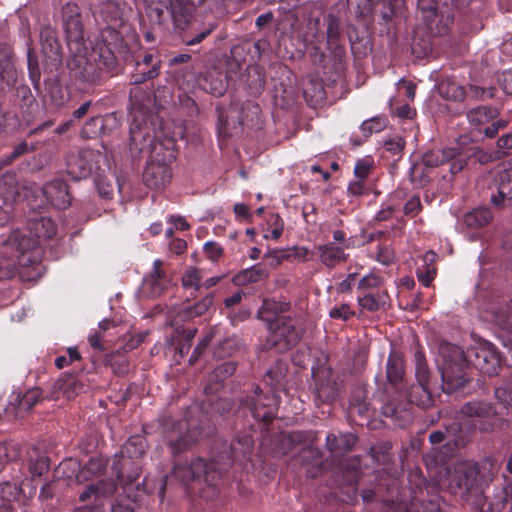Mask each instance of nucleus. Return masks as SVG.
<instances>
[{"mask_svg":"<svg viewBox=\"0 0 512 512\" xmlns=\"http://www.w3.org/2000/svg\"><path fill=\"white\" fill-rule=\"evenodd\" d=\"M99 35L91 40V51L70 52L67 67L70 76L87 85H98L104 75L113 76L119 71L117 54L129 50L134 32L123 18L119 2H99L93 9Z\"/></svg>","mask_w":512,"mask_h":512,"instance_id":"f257e3e1","label":"nucleus"},{"mask_svg":"<svg viewBox=\"0 0 512 512\" xmlns=\"http://www.w3.org/2000/svg\"><path fill=\"white\" fill-rule=\"evenodd\" d=\"M174 431L179 432L176 438L170 435L166 436L170 454L174 458V466L171 474L164 476L162 479L159 488V495L162 500L168 481L173 478L178 479L183 485H188L192 481L203 478L207 484L212 485L216 477H220L222 474V469L219 467L220 461L206 462L201 457H197L190 462L183 459L182 454L195 445L202 436L200 428L196 427L191 421H179L174 425Z\"/></svg>","mask_w":512,"mask_h":512,"instance_id":"f03ea898","label":"nucleus"},{"mask_svg":"<svg viewBox=\"0 0 512 512\" xmlns=\"http://www.w3.org/2000/svg\"><path fill=\"white\" fill-rule=\"evenodd\" d=\"M453 350L456 358L446 360L441 368L442 389L447 394L464 391L469 382L467 362L488 376L497 375L501 368V354L491 342L479 343L477 347L468 351L467 358L458 349L453 347Z\"/></svg>","mask_w":512,"mask_h":512,"instance_id":"7ed1b4c3","label":"nucleus"},{"mask_svg":"<svg viewBox=\"0 0 512 512\" xmlns=\"http://www.w3.org/2000/svg\"><path fill=\"white\" fill-rule=\"evenodd\" d=\"M30 233L28 236L20 229H15L4 242L1 253L5 256L0 259V280L11 278L16 270L17 264L27 265L35 261L29 254H33L39 245V239H51L56 235L57 227L51 218L41 217L34 219L29 224Z\"/></svg>","mask_w":512,"mask_h":512,"instance_id":"20e7f679","label":"nucleus"},{"mask_svg":"<svg viewBox=\"0 0 512 512\" xmlns=\"http://www.w3.org/2000/svg\"><path fill=\"white\" fill-rule=\"evenodd\" d=\"M449 489L469 504L473 512H512V481L506 480L501 491L487 503L478 484V471L461 465L450 476Z\"/></svg>","mask_w":512,"mask_h":512,"instance_id":"39448f33","label":"nucleus"},{"mask_svg":"<svg viewBox=\"0 0 512 512\" xmlns=\"http://www.w3.org/2000/svg\"><path fill=\"white\" fill-rule=\"evenodd\" d=\"M130 101V130L129 152L138 157L151 144V137H159L164 132L162 123L157 115L151 113L153 105L152 93L135 85L129 92Z\"/></svg>","mask_w":512,"mask_h":512,"instance_id":"423d86ee","label":"nucleus"},{"mask_svg":"<svg viewBox=\"0 0 512 512\" xmlns=\"http://www.w3.org/2000/svg\"><path fill=\"white\" fill-rule=\"evenodd\" d=\"M289 309L290 303H280L274 300H265L262 305L263 312L275 314L272 319H267L269 334L266 345L278 353H285L296 347L305 331L299 317L282 315Z\"/></svg>","mask_w":512,"mask_h":512,"instance_id":"0eeeda50","label":"nucleus"},{"mask_svg":"<svg viewBox=\"0 0 512 512\" xmlns=\"http://www.w3.org/2000/svg\"><path fill=\"white\" fill-rule=\"evenodd\" d=\"M150 139L151 144L138 157H134L131 152L130 155L133 159H139L144 153H149L142 181L150 189H163L172 179L171 164L176 159L175 140L164 132L159 133V137Z\"/></svg>","mask_w":512,"mask_h":512,"instance_id":"6e6552de","label":"nucleus"},{"mask_svg":"<svg viewBox=\"0 0 512 512\" xmlns=\"http://www.w3.org/2000/svg\"><path fill=\"white\" fill-rule=\"evenodd\" d=\"M420 11L423 25L426 29V36L419 38V31L416 30L414 45L419 39L421 49L424 53L429 51L432 46L431 38L434 36L442 37L451 30L454 19L453 2H416Z\"/></svg>","mask_w":512,"mask_h":512,"instance_id":"1a4fd4ad","label":"nucleus"},{"mask_svg":"<svg viewBox=\"0 0 512 512\" xmlns=\"http://www.w3.org/2000/svg\"><path fill=\"white\" fill-rule=\"evenodd\" d=\"M170 4L171 20L174 26L183 30V42L188 45L201 43L216 28L217 24L212 20H201L196 16L194 2H168Z\"/></svg>","mask_w":512,"mask_h":512,"instance_id":"9d476101","label":"nucleus"},{"mask_svg":"<svg viewBox=\"0 0 512 512\" xmlns=\"http://www.w3.org/2000/svg\"><path fill=\"white\" fill-rule=\"evenodd\" d=\"M445 439L447 442L441 449L433 448L425 456L435 465H445L456 450L465 447L470 441V430L465 428L463 423L453 421L445 427V431H433L429 435V441L433 445L440 444Z\"/></svg>","mask_w":512,"mask_h":512,"instance_id":"9b49d317","label":"nucleus"},{"mask_svg":"<svg viewBox=\"0 0 512 512\" xmlns=\"http://www.w3.org/2000/svg\"><path fill=\"white\" fill-rule=\"evenodd\" d=\"M507 405L499 402L494 404L485 400H472L464 403L460 414L470 419L471 427L482 433H491L502 428Z\"/></svg>","mask_w":512,"mask_h":512,"instance_id":"f8f14e48","label":"nucleus"},{"mask_svg":"<svg viewBox=\"0 0 512 512\" xmlns=\"http://www.w3.org/2000/svg\"><path fill=\"white\" fill-rule=\"evenodd\" d=\"M279 404L278 394L264 391L259 385L253 384L240 400L238 412L250 414L256 422L267 428L276 417Z\"/></svg>","mask_w":512,"mask_h":512,"instance_id":"ddd939ff","label":"nucleus"},{"mask_svg":"<svg viewBox=\"0 0 512 512\" xmlns=\"http://www.w3.org/2000/svg\"><path fill=\"white\" fill-rule=\"evenodd\" d=\"M500 109L492 105H480L466 112V119L472 131L483 137L494 139L501 130L508 127L509 121L499 118Z\"/></svg>","mask_w":512,"mask_h":512,"instance_id":"4468645a","label":"nucleus"},{"mask_svg":"<svg viewBox=\"0 0 512 512\" xmlns=\"http://www.w3.org/2000/svg\"><path fill=\"white\" fill-rule=\"evenodd\" d=\"M117 490V484L112 479H101L88 484L79 493V501L84 505L75 509V512H105V505Z\"/></svg>","mask_w":512,"mask_h":512,"instance_id":"2eb2a0df","label":"nucleus"},{"mask_svg":"<svg viewBox=\"0 0 512 512\" xmlns=\"http://www.w3.org/2000/svg\"><path fill=\"white\" fill-rule=\"evenodd\" d=\"M106 161L103 153L94 149H81L66 156V172L75 181L86 179L100 169Z\"/></svg>","mask_w":512,"mask_h":512,"instance_id":"dca6fc26","label":"nucleus"},{"mask_svg":"<svg viewBox=\"0 0 512 512\" xmlns=\"http://www.w3.org/2000/svg\"><path fill=\"white\" fill-rule=\"evenodd\" d=\"M472 150V148L463 150L459 147L430 150L422 155L421 160L429 168L450 163L449 171L452 175H456L467 166L468 160L474 155Z\"/></svg>","mask_w":512,"mask_h":512,"instance_id":"f3484780","label":"nucleus"},{"mask_svg":"<svg viewBox=\"0 0 512 512\" xmlns=\"http://www.w3.org/2000/svg\"><path fill=\"white\" fill-rule=\"evenodd\" d=\"M106 467L107 461L102 457H91L83 466L76 459L70 458L59 464L57 473L67 479L74 477L81 484L103 475Z\"/></svg>","mask_w":512,"mask_h":512,"instance_id":"a211bd4d","label":"nucleus"},{"mask_svg":"<svg viewBox=\"0 0 512 512\" xmlns=\"http://www.w3.org/2000/svg\"><path fill=\"white\" fill-rule=\"evenodd\" d=\"M64 29L67 46L70 52H85L86 40L84 38L81 14L76 2H66L63 7Z\"/></svg>","mask_w":512,"mask_h":512,"instance_id":"6ab92c4d","label":"nucleus"},{"mask_svg":"<svg viewBox=\"0 0 512 512\" xmlns=\"http://www.w3.org/2000/svg\"><path fill=\"white\" fill-rule=\"evenodd\" d=\"M40 44L44 70L50 73L57 71L63 64V51L57 32L50 25L41 28Z\"/></svg>","mask_w":512,"mask_h":512,"instance_id":"aec40b11","label":"nucleus"},{"mask_svg":"<svg viewBox=\"0 0 512 512\" xmlns=\"http://www.w3.org/2000/svg\"><path fill=\"white\" fill-rule=\"evenodd\" d=\"M293 462L294 465H299L309 478H317L325 470L322 451L312 446L301 449L294 457Z\"/></svg>","mask_w":512,"mask_h":512,"instance_id":"412c9836","label":"nucleus"},{"mask_svg":"<svg viewBox=\"0 0 512 512\" xmlns=\"http://www.w3.org/2000/svg\"><path fill=\"white\" fill-rule=\"evenodd\" d=\"M254 447V440L251 434H238L230 443L229 450L220 456L224 465L229 466L232 462H243L249 460Z\"/></svg>","mask_w":512,"mask_h":512,"instance_id":"4be33fe9","label":"nucleus"},{"mask_svg":"<svg viewBox=\"0 0 512 512\" xmlns=\"http://www.w3.org/2000/svg\"><path fill=\"white\" fill-rule=\"evenodd\" d=\"M342 482L347 486V501L356 500V486L361 476V458L351 456L341 461L339 465Z\"/></svg>","mask_w":512,"mask_h":512,"instance_id":"5701e85b","label":"nucleus"},{"mask_svg":"<svg viewBox=\"0 0 512 512\" xmlns=\"http://www.w3.org/2000/svg\"><path fill=\"white\" fill-rule=\"evenodd\" d=\"M43 194L47 201L57 209H66L72 201L66 182L60 178L46 183L43 187Z\"/></svg>","mask_w":512,"mask_h":512,"instance_id":"b1692460","label":"nucleus"},{"mask_svg":"<svg viewBox=\"0 0 512 512\" xmlns=\"http://www.w3.org/2000/svg\"><path fill=\"white\" fill-rule=\"evenodd\" d=\"M345 248H349V245L339 246L332 242L319 245V261L328 269H333L348 260L349 254L345 253Z\"/></svg>","mask_w":512,"mask_h":512,"instance_id":"393cba45","label":"nucleus"},{"mask_svg":"<svg viewBox=\"0 0 512 512\" xmlns=\"http://www.w3.org/2000/svg\"><path fill=\"white\" fill-rule=\"evenodd\" d=\"M498 192L491 196V203L496 208L512 204V166L504 169L498 176Z\"/></svg>","mask_w":512,"mask_h":512,"instance_id":"a878e982","label":"nucleus"},{"mask_svg":"<svg viewBox=\"0 0 512 512\" xmlns=\"http://www.w3.org/2000/svg\"><path fill=\"white\" fill-rule=\"evenodd\" d=\"M405 376V365L403 355L392 350L389 353L386 363V378L389 383L396 391L402 388V384Z\"/></svg>","mask_w":512,"mask_h":512,"instance_id":"bb28decb","label":"nucleus"},{"mask_svg":"<svg viewBox=\"0 0 512 512\" xmlns=\"http://www.w3.org/2000/svg\"><path fill=\"white\" fill-rule=\"evenodd\" d=\"M237 368V363L234 361H226L219 364L209 377L208 382L204 387L206 395H214L223 388V382L232 376Z\"/></svg>","mask_w":512,"mask_h":512,"instance_id":"cd10ccee","label":"nucleus"},{"mask_svg":"<svg viewBox=\"0 0 512 512\" xmlns=\"http://www.w3.org/2000/svg\"><path fill=\"white\" fill-rule=\"evenodd\" d=\"M198 84L202 90L217 97L226 91V77L218 69L209 70L201 75Z\"/></svg>","mask_w":512,"mask_h":512,"instance_id":"c85d7f7f","label":"nucleus"},{"mask_svg":"<svg viewBox=\"0 0 512 512\" xmlns=\"http://www.w3.org/2000/svg\"><path fill=\"white\" fill-rule=\"evenodd\" d=\"M390 301L387 290H376L375 292H365L357 297V303L362 311L371 313L384 310Z\"/></svg>","mask_w":512,"mask_h":512,"instance_id":"c756f323","label":"nucleus"},{"mask_svg":"<svg viewBox=\"0 0 512 512\" xmlns=\"http://www.w3.org/2000/svg\"><path fill=\"white\" fill-rule=\"evenodd\" d=\"M45 93L44 99H48L52 105L61 107L68 100L69 92L66 87L61 83L58 75H53L44 81Z\"/></svg>","mask_w":512,"mask_h":512,"instance_id":"7c9ffc66","label":"nucleus"},{"mask_svg":"<svg viewBox=\"0 0 512 512\" xmlns=\"http://www.w3.org/2000/svg\"><path fill=\"white\" fill-rule=\"evenodd\" d=\"M168 2H148L145 14L151 26L164 31L166 24L171 19L170 4Z\"/></svg>","mask_w":512,"mask_h":512,"instance_id":"2f4dec72","label":"nucleus"},{"mask_svg":"<svg viewBox=\"0 0 512 512\" xmlns=\"http://www.w3.org/2000/svg\"><path fill=\"white\" fill-rule=\"evenodd\" d=\"M83 389L77 377L73 374H63L52 386L51 398L57 399L60 394L67 399L75 397Z\"/></svg>","mask_w":512,"mask_h":512,"instance_id":"473e14b6","label":"nucleus"},{"mask_svg":"<svg viewBox=\"0 0 512 512\" xmlns=\"http://www.w3.org/2000/svg\"><path fill=\"white\" fill-rule=\"evenodd\" d=\"M357 442V437L352 433H329L326 436V447L333 455H342L350 452Z\"/></svg>","mask_w":512,"mask_h":512,"instance_id":"72a5a7b5","label":"nucleus"},{"mask_svg":"<svg viewBox=\"0 0 512 512\" xmlns=\"http://www.w3.org/2000/svg\"><path fill=\"white\" fill-rule=\"evenodd\" d=\"M269 277V272L265 265L258 263L250 268L243 269L234 275L232 282L236 286H246L257 283Z\"/></svg>","mask_w":512,"mask_h":512,"instance_id":"f704fd0d","label":"nucleus"},{"mask_svg":"<svg viewBox=\"0 0 512 512\" xmlns=\"http://www.w3.org/2000/svg\"><path fill=\"white\" fill-rule=\"evenodd\" d=\"M287 373V365L281 360H277L275 364L265 373L263 382L269 386L268 392L277 394L284 385Z\"/></svg>","mask_w":512,"mask_h":512,"instance_id":"c9c22d12","label":"nucleus"},{"mask_svg":"<svg viewBox=\"0 0 512 512\" xmlns=\"http://www.w3.org/2000/svg\"><path fill=\"white\" fill-rule=\"evenodd\" d=\"M409 403L421 408H428L433 405L434 399L430 383H419L412 385L407 392Z\"/></svg>","mask_w":512,"mask_h":512,"instance_id":"e433bc0d","label":"nucleus"},{"mask_svg":"<svg viewBox=\"0 0 512 512\" xmlns=\"http://www.w3.org/2000/svg\"><path fill=\"white\" fill-rule=\"evenodd\" d=\"M111 115L90 118L82 127L80 136L83 139H95L105 133L106 124L113 120Z\"/></svg>","mask_w":512,"mask_h":512,"instance_id":"4c0bfd02","label":"nucleus"},{"mask_svg":"<svg viewBox=\"0 0 512 512\" xmlns=\"http://www.w3.org/2000/svg\"><path fill=\"white\" fill-rule=\"evenodd\" d=\"M439 94L442 98L454 102H463L468 95L466 87L450 79L439 84Z\"/></svg>","mask_w":512,"mask_h":512,"instance_id":"58836bf2","label":"nucleus"},{"mask_svg":"<svg viewBox=\"0 0 512 512\" xmlns=\"http://www.w3.org/2000/svg\"><path fill=\"white\" fill-rule=\"evenodd\" d=\"M163 262L160 259H156L153 262V270L150 273L148 283L151 286V293L154 296L160 295L167 287L169 282L166 273L162 269Z\"/></svg>","mask_w":512,"mask_h":512,"instance_id":"ea45409f","label":"nucleus"},{"mask_svg":"<svg viewBox=\"0 0 512 512\" xmlns=\"http://www.w3.org/2000/svg\"><path fill=\"white\" fill-rule=\"evenodd\" d=\"M371 4L372 2H368ZM380 4V2H375ZM381 18L385 24L394 23L399 19L405 18V2H381Z\"/></svg>","mask_w":512,"mask_h":512,"instance_id":"a19ab883","label":"nucleus"},{"mask_svg":"<svg viewBox=\"0 0 512 512\" xmlns=\"http://www.w3.org/2000/svg\"><path fill=\"white\" fill-rule=\"evenodd\" d=\"M493 219L491 210L487 207H479L464 215V223L470 228H482Z\"/></svg>","mask_w":512,"mask_h":512,"instance_id":"79ce46f5","label":"nucleus"},{"mask_svg":"<svg viewBox=\"0 0 512 512\" xmlns=\"http://www.w3.org/2000/svg\"><path fill=\"white\" fill-rule=\"evenodd\" d=\"M148 445L144 436L133 435L124 444L121 453L130 459H137L144 455Z\"/></svg>","mask_w":512,"mask_h":512,"instance_id":"37998d69","label":"nucleus"},{"mask_svg":"<svg viewBox=\"0 0 512 512\" xmlns=\"http://www.w3.org/2000/svg\"><path fill=\"white\" fill-rule=\"evenodd\" d=\"M326 92L322 83L317 79H310L303 89V97L309 106H316L325 99Z\"/></svg>","mask_w":512,"mask_h":512,"instance_id":"c03bdc74","label":"nucleus"},{"mask_svg":"<svg viewBox=\"0 0 512 512\" xmlns=\"http://www.w3.org/2000/svg\"><path fill=\"white\" fill-rule=\"evenodd\" d=\"M159 75V65L148 66L144 64H135V69L130 77V83L133 85H140L148 80H152Z\"/></svg>","mask_w":512,"mask_h":512,"instance_id":"a18cd8bd","label":"nucleus"},{"mask_svg":"<svg viewBox=\"0 0 512 512\" xmlns=\"http://www.w3.org/2000/svg\"><path fill=\"white\" fill-rule=\"evenodd\" d=\"M338 389L335 382L330 380L316 383L315 398L321 403H330L336 399Z\"/></svg>","mask_w":512,"mask_h":512,"instance_id":"49530a36","label":"nucleus"},{"mask_svg":"<svg viewBox=\"0 0 512 512\" xmlns=\"http://www.w3.org/2000/svg\"><path fill=\"white\" fill-rule=\"evenodd\" d=\"M415 376L419 383H430L431 372L428 367L425 354L421 349L414 353Z\"/></svg>","mask_w":512,"mask_h":512,"instance_id":"de8ad7c7","label":"nucleus"},{"mask_svg":"<svg viewBox=\"0 0 512 512\" xmlns=\"http://www.w3.org/2000/svg\"><path fill=\"white\" fill-rule=\"evenodd\" d=\"M27 62H28V72L29 77L32 82L34 89L39 90L40 88V79L41 72L39 67V62L35 50L29 45L27 50Z\"/></svg>","mask_w":512,"mask_h":512,"instance_id":"09e8293b","label":"nucleus"},{"mask_svg":"<svg viewBox=\"0 0 512 512\" xmlns=\"http://www.w3.org/2000/svg\"><path fill=\"white\" fill-rule=\"evenodd\" d=\"M383 284V277L374 272H371L359 280L357 289L362 291L363 293L375 292L376 290H384L382 288Z\"/></svg>","mask_w":512,"mask_h":512,"instance_id":"8fccbe9b","label":"nucleus"},{"mask_svg":"<svg viewBox=\"0 0 512 512\" xmlns=\"http://www.w3.org/2000/svg\"><path fill=\"white\" fill-rule=\"evenodd\" d=\"M383 402L381 406V413L383 416L394 419L395 421L404 420L406 416H409L404 409H400L399 405L394 400H390L388 397L383 395Z\"/></svg>","mask_w":512,"mask_h":512,"instance_id":"3c124183","label":"nucleus"},{"mask_svg":"<svg viewBox=\"0 0 512 512\" xmlns=\"http://www.w3.org/2000/svg\"><path fill=\"white\" fill-rule=\"evenodd\" d=\"M247 87L252 95L260 94L264 89V78L258 67H249L247 69Z\"/></svg>","mask_w":512,"mask_h":512,"instance_id":"603ef678","label":"nucleus"},{"mask_svg":"<svg viewBox=\"0 0 512 512\" xmlns=\"http://www.w3.org/2000/svg\"><path fill=\"white\" fill-rule=\"evenodd\" d=\"M14 178L10 175H4L0 178V198L3 203L9 206L15 199L17 188L14 185Z\"/></svg>","mask_w":512,"mask_h":512,"instance_id":"864d4df0","label":"nucleus"},{"mask_svg":"<svg viewBox=\"0 0 512 512\" xmlns=\"http://www.w3.org/2000/svg\"><path fill=\"white\" fill-rule=\"evenodd\" d=\"M260 106L257 103H246L240 113V124L251 126L253 123L258 124L260 117Z\"/></svg>","mask_w":512,"mask_h":512,"instance_id":"5fc2aeb1","label":"nucleus"},{"mask_svg":"<svg viewBox=\"0 0 512 512\" xmlns=\"http://www.w3.org/2000/svg\"><path fill=\"white\" fill-rule=\"evenodd\" d=\"M238 350V341L234 337H228L215 346L213 355L215 358L223 359L233 355Z\"/></svg>","mask_w":512,"mask_h":512,"instance_id":"6e6d98bb","label":"nucleus"},{"mask_svg":"<svg viewBox=\"0 0 512 512\" xmlns=\"http://www.w3.org/2000/svg\"><path fill=\"white\" fill-rule=\"evenodd\" d=\"M428 168L422 160L421 162L414 163L409 172L410 181L415 185L425 186L430 181Z\"/></svg>","mask_w":512,"mask_h":512,"instance_id":"4d7b16f0","label":"nucleus"},{"mask_svg":"<svg viewBox=\"0 0 512 512\" xmlns=\"http://www.w3.org/2000/svg\"><path fill=\"white\" fill-rule=\"evenodd\" d=\"M22 488L15 482L5 481L0 483V501L11 503L18 499Z\"/></svg>","mask_w":512,"mask_h":512,"instance_id":"13d9d810","label":"nucleus"},{"mask_svg":"<svg viewBox=\"0 0 512 512\" xmlns=\"http://www.w3.org/2000/svg\"><path fill=\"white\" fill-rule=\"evenodd\" d=\"M397 194H392L388 201L381 205V209L376 213L374 221L383 222L390 220L395 212L398 210L399 205L394 201Z\"/></svg>","mask_w":512,"mask_h":512,"instance_id":"bf43d9fd","label":"nucleus"},{"mask_svg":"<svg viewBox=\"0 0 512 512\" xmlns=\"http://www.w3.org/2000/svg\"><path fill=\"white\" fill-rule=\"evenodd\" d=\"M327 21V44L330 47L333 46L334 48H337L341 37L340 21L337 17L331 14L328 16Z\"/></svg>","mask_w":512,"mask_h":512,"instance_id":"052dcab7","label":"nucleus"},{"mask_svg":"<svg viewBox=\"0 0 512 512\" xmlns=\"http://www.w3.org/2000/svg\"><path fill=\"white\" fill-rule=\"evenodd\" d=\"M211 398L207 400V402L203 403V406L208 404L211 412L219 415H224L232 410L233 403L228 398H214L213 395H210Z\"/></svg>","mask_w":512,"mask_h":512,"instance_id":"680f3d73","label":"nucleus"},{"mask_svg":"<svg viewBox=\"0 0 512 512\" xmlns=\"http://www.w3.org/2000/svg\"><path fill=\"white\" fill-rule=\"evenodd\" d=\"M213 301V293L207 294L199 302L187 308V316L193 318L203 315L212 306Z\"/></svg>","mask_w":512,"mask_h":512,"instance_id":"e2e57ef3","label":"nucleus"},{"mask_svg":"<svg viewBox=\"0 0 512 512\" xmlns=\"http://www.w3.org/2000/svg\"><path fill=\"white\" fill-rule=\"evenodd\" d=\"M466 89L468 93L467 97H470L474 100L483 101L486 99H492L496 95L495 87L484 88L478 85L470 84Z\"/></svg>","mask_w":512,"mask_h":512,"instance_id":"0e129e2a","label":"nucleus"},{"mask_svg":"<svg viewBox=\"0 0 512 512\" xmlns=\"http://www.w3.org/2000/svg\"><path fill=\"white\" fill-rule=\"evenodd\" d=\"M386 127V119L382 117H373L361 124V131L365 138L370 137L373 133L381 132Z\"/></svg>","mask_w":512,"mask_h":512,"instance_id":"69168bd1","label":"nucleus"},{"mask_svg":"<svg viewBox=\"0 0 512 512\" xmlns=\"http://www.w3.org/2000/svg\"><path fill=\"white\" fill-rule=\"evenodd\" d=\"M107 364L112 368L113 372L118 376L128 374L130 369L129 361L122 355H111L107 359Z\"/></svg>","mask_w":512,"mask_h":512,"instance_id":"338daca9","label":"nucleus"},{"mask_svg":"<svg viewBox=\"0 0 512 512\" xmlns=\"http://www.w3.org/2000/svg\"><path fill=\"white\" fill-rule=\"evenodd\" d=\"M495 398L498 402L512 407V377L495 389Z\"/></svg>","mask_w":512,"mask_h":512,"instance_id":"774afa93","label":"nucleus"}]
</instances>
